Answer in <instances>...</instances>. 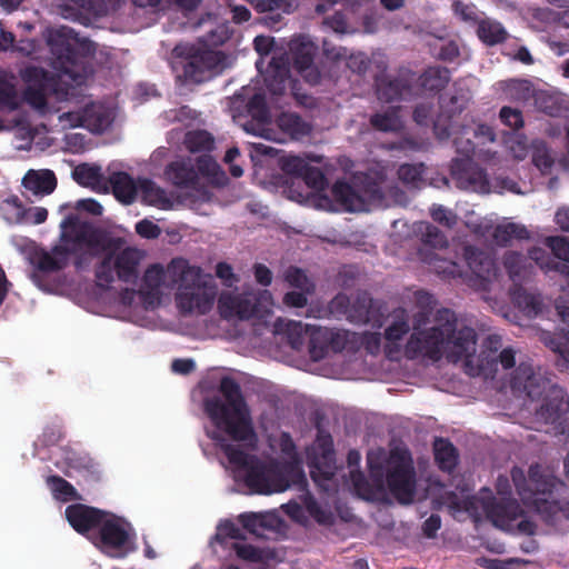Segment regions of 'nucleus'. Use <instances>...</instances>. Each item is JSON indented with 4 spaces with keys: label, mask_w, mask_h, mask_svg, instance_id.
I'll use <instances>...</instances> for the list:
<instances>
[{
    "label": "nucleus",
    "mask_w": 569,
    "mask_h": 569,
    "mask_svg": "<svg viewBox=\"0 0 569 569\" xmlns=\"http://www.w3.org/2000/svg\"><path fill=\"white\" fill-rule=\"evenodd\" d=\"M476 355L477 335L473 328L459 321L450 310L439 311L435 321L427 328L416 325L406 346L408 358L425 357L433 362L446 358L448 361L463 363L465 371L472 377L483 375L495 378L502 370L516 365V351L501 348L499 336H489Z\"/></svg>",
    "instance_id": "nucleus-1"
},
{
    "label": "nucleus",
    "mask_w": 569,
    "mask_h": 569,
    "mask_svg": "<svg viewBox=\"0 0 569 569\" xmlns=\"http://www.w3.org/2000/svg\"><path fill=\"white\" fill-rule=\"evenodd\" d=\"M176 288L174 303L182 316L198 317L210 312L217 299L212 277L187 259L173 258L166 270L153 264L144 271V309L169 301V289Z\"/></svg>",
    "instance_id": "nucleus-2"
},
{
    "label": "nucleus",
    "mask_w": 569,
    "mask_h": 569,
    "mask_svg": "<svg viewBox=\"0 0 569 569\" xmlns=\"http://www.w3.org/2000/svg\"><path fill=\"white\" fill-rule=\"evenodd\" d=\"M208 435L221 443L229 462L240 472L247 486L253 492L262 495L280 492L289 488L291 483H302L305 480L300 462L295 453L293 442L286 433L281 436L283 461H270L268 463L246 455L233 445L226 443L219 431H212Z\"/></svg>",
    "instance_id": "nucleus-3"
},
{
    "label": "nucleus",
    "mask_w": 569,
    "mask_h": 569,
    "mask_svg": "<svg viewBox=\"0 0 569 569\" xmlns=\"http://www.w3.org/2000/svg\"><path fill=\"white\" fill-rule=\"evenodd\" d=\"M73 237L84 241L93 254L101 256L94 269L98 287L109 288L116 279L126 283L137 282L142 251L131 247L127 237L89 223L87 231H79Z\"/></svg>",
    "instance_id": "nucleus-4"
},
{
    "label": "nucleus",
    "mask_w": 569,
    "mask_h": 569,
    "mask_svg": "<svg viewBox=\"0 0 569 569\" xmlns=\"http://www.w3.org/2000/svg\"><path fill=\"white\" fill-rule=\"evenodd\" d=\"M223 398L206 401V411L219 431H223L234 440H247L252 435L249 409L234 380L223 378L220 382Z\"/></svg>",
    "instance_id": "nucleus-5"
},
{
    "label": "nucleus",
    "mask_w": 569,
    "mask_h": 569,
    "mask_svg": "<svg viewBox=\"0 0 569 569\" xmlns=\"http://www.w3.org/2000/svg\"><path fill=\"white\" fill-rule=\"evenodd\" d=\"M511 478L523 503L535 509L549 520H569V501H557L550 498L552 489L557 486L555 478L542 475L539 466L529 469L528 479L522 469L515 467Z\"/></svg>",
    "instance_id": "nucleus-6"
},
{
    "label": "nucleus",
    "mask_w": 569,
    "mask_h": 569,
    "mask_svg": "<svg viewBox=\"0 0 569 569\" xmlns=\"http://www.w3.org/2000/svg\"><path fill=\"white\" fill-rule=\"evenodd\" d=\"M386 462L387 486L391 495L403 505L413 501L416 492L415 470L412 460L406 450L396 449L386 459L382 449L371 450L368 453V465L371 475L381 483L382 463Z\"/></svg>",
    "instance_id": "nucleus-7"
},
{
    "label": "nucleus",
    "mask_w": 569,
    "mask_h": 569,
    "mask_svg": "<svg viewBox=\"0 0 569 569\" xmlns=\"http://www.w3.org/2000/svg\"><path fill=\"white\" fill-rule=\"evenodd\" d=\"M62 232L60 244L54 246L50 251L40 248L30 256V262L34 267L32 278L38 279L39 274H48L61 271L69 266L71 254H76L84 241L74 240V233L87 231L88 223L79 222L74 217H68L61 224Z\"/></svg>",
    "instance_id": "nucleus-8"
},
{
    "label": "nucleus",
    "mask_w": 569,
    "mask_h": 569,
    "mask_svg": "<svg viewBox=\"0 0 569 569\" xmlns=\"http://www.w3.org/2000/svg\"><path fill=\"white\" fill-rule=\"evenodd\" d=\"M385 311L386 305L380 300H375L367 292H359L353 297L338 293L319 317H345L348 321L357 325L382 328Z\"/></svg>",
    "instance_id": "nucleus-9"
},
{
    "label": "nucleus",
    "mask_w": 569,
    "mask_h": 569,
    "mask_svg": "<svg viewBox=\"0 0 569 569\" xmlns=\"http://www.w3.org/2000/svg\"><path fill=\"white\" fill-rule=\"evenodd\" d=\"M357 178L352 184L338 181L333 184L331 193L333 199L327 196H316L313 204L322 210L336 211H366L372 202L380 201L382 194L375 184L361 187Z\"/></svg>",
    "instance_id": "nucleus-10"
},
{
    "label": "nucleus",
    "mask_w": 569,
    "mask_h": 569,
    "mask_svg": "<svg viewBox=\"0 0 569 569\" xmlns=\"http://www.w3.org/2000/svg\"><path fill=\"white\" fill-rule=\"evenodd\" d=\"M136 538L131 523L108 512L98 531L90 537L103 553L112 558H122L136 550Z\"/></svg>",
    "instance_id": "nucleus-11"
},
{
    "label": "nucleus",
    "mask_w": 569,
    "mask_h": 569,
    "mask_svg": "<svg viewBox=\"0 0 569 569\" xmlns=\"http://www.w3.org/2000/svg\"><path fill=\"white\" fill-rule=\"evenodd\" d=\"M287 336L293 349H299L303 343L305 337L309 336L310 356L313 360H319L325 356L326 342L330 341L333 350H341L345 348L349 333L346 331L332 332L328 329L303 325L300 321H290L287 325Z\"/></svg>",
    "instance_id": "nucleus-12"
},
{
    "label": "nucleus",
    "mask_w": 569,
    "mask_h": 569,
    "mask_svg": "<svg viewBox=\"0 0 569 569\" xmlns=\"http://www.w3.org/2000/svg\"><path fill=\"white\" fill-rule=\"evenodd\" d=\"M482 509L491 523L506 531L533 535L536 526L523 517V510L515 500L482 498Z\"/></svg>",
    "instance_id": "nucleus-13"
},
{
    "label": "nucleus",
    "mask_w": 569,
    "mask_h": 569,
    "mask_svg": "<svg viewBox=\"0 0 569 569\" xmlns=\"http://www.w3.org/2000/svg\"><path fill=\"white\" fill-rule=\"evenodd\" d=\"M254 49L261 56H268L272 53L271 60L268 62L266 70L264 81L269 90L274 94L283 93L286 83L288 81L289 67L288 59L282 53L277 54L273 51V38L266 36H258L254 38ZM263 59L260 58L257 62V69L263 72Z\"/></svg>",
    "instance_id": "nucleus-14"
},
{
    "label": "nucleus",
    "mask_w": 569,
    "mask_h": 569,
    "mask_svg": "<svg viewBox=\"0 0 569 569\" xmlns=\"http://www.w3.org/2000/svg\"><path fill=\"white\" fill-rule=\"evenodd\" d=\"M468 272L462 273V279L467 286L480 292L491 290L496 280V269L493 260L482 251L468 247L465 251Z\"/></svg>",
    "instance_id": "nucleus-15"
},
{
    "label": "nucleus",
    "mask_w": 569,
    "mask_h": 569,
    "mask_svg": "<svg viewBox=\"0 0 569 569\" xmlns=\"http://www.w3.org/2000/svg\"><path fill=\"white\" fill-rule=\"evenodd\" d=\"M221 60L220 52L211 50L197 51L179 61V66L182 69L181 77L187 81L202 82L221 69Z\"/></svg>",
    "instance_id": "nucleus-16"
},
{
    "label": "nucleus",
    "mask_w": 569,
    "mask_h": 569,
    "mask_svg": "<svg viewBox=\"0 0 569 569\" xmlns=\"http://www.w3.org/2000/svg\"><path fill=\"white\" fill-rule=\"evenodd\" d=\"M283 280L292 288L283 297L287 307L303 308L308 305L309 297L316 291V284L306 272L297 267H289L283 271Z\"/></svg>",
    "instance_id": "nucleus-17"
},
{
    "label": "nucleus",
    "mask_w": 569,
    "mask_h": 569,
    "mask_svg": "<svg viewBox=\"0 0 569 569\" xmlns=\"http://www.w3.org/2000/svg\"><path fill=\"white\" fill-rule=\"evenodd\" d=\"M469 100L470 92L466 88H457L452 93L442 99V112L435 122V133L440 140L449 138V126L457 124L451 119L467 107Z\"/></svg>",
    "instance_id": "nucleus-18"
},
{
    "label": "nucleus",
    "mask_w": 569,
    "mask_h": 569,
    "mask_svg": "<svg viewBox=\"0 0 569 569\" xmlns=\"http://www.w3.org/2000/svg\"><path fill=\"white\" fill-rule=\"evenodd\" d=\"M218 310L227 320H246L254 313L256 298L250 292L223 291L218 298Z\"/></svg>",
    "instance_id": "nucleus-19"
},
{
    "label": "nucleus",
    "mask_w": 569,
    "mask_h": 569,
    "mask_svg": "<svg viewBox=\"0 0 569 569\" xmlns=\"http://www.w3.org/2000/svg\"><path fill=\"white\" fill-rule=\"evenodd\" d=\"M106 515V511L83 503H73L66 508V518L69 525L78 533L86 535L89 538L92 530L99 529Z\"/></svg>",
    "instance_id": "nucleus-20"
},
{
    "label": "nucleus",
    "mask_w": 569,
    "mask_h": 569,
    "mask_svg": "<svg viewBox=\"0 0 569 569\" xmlns=\"http://www.w3.org/2000/svg\"><path fill=\"white\" fill-rule=\"evenodd\" d=\"M416 325L423 328L420 319H416L411 325L410 315L405 308L397 307L388 310L386 307L382 327L385 328L383 338L389 345L397 346Z\"/></svg>",
    "instance_id": "nucleus-21"
},
{
    "label": "nucleus",
    "mask_w": 569,
    "mask_h": 569,
    "mask_svg": "<svg viewBox=\"0 0 569 569\" xmlns=\"http://www.w3.org/2000/svg\"><path fill=\"white\" fill-rule=\"evenodd\" d=\"M23 79L28 87L23 91L24 101L34 109H44L48 104L47 89L51 77L42 68L29 67L24 70Z\"/></svg>",
    "instance_id": "nucleus-22"
},
{
    "label": "nucleus",
    "mask_w": 569,
    "mask_h": 569,
    "mask_svg": "<svg viewBox=\"0 0 569 569\" xmlns=\"http://www.w3.org/2000/svg\"><path fill=\"white\" fill-rule=\"evenodd\" d=\"M451 174L459 189L477 192L488 191V182L485 172L468 159L455 160L451 166Z\"/></svg>",
    "instance_id": "nucleus-23"
},
{
    "label": "nucleus",
    "mask_w": 569,
    "mask_h": 569,
    "mask_svg": "<svg viewBox=\"0 0 569 569\" xmlns=\"http://www.w3.org/2000/svg\"><path fill=\"white\" fill-rule=\"evenodd\" d=\"M313 458L311 461V476L317 481L318 476L329 480L336 470L332 440L329 435L320 433L313 445Z\"/></svg>",
    "instance_id": "nucleus-24"
},
{
    "label": "nucleus",
    "mask_w": 569,
    "mask_h": 569,
    "mask_svg": "<svg viewBox=\"0 0 569 569\" xmlns=\"http://www.w3.org/2000/svg\"><path fill=\"white\" fill-rule=\"evenodd\" d=\"M169 179L177 186L191 189V196L201 201L210 199V192L200 184L198 173L192 164L184 161L173 162L168 170Z\"/></svg>",
    "instance_id": "nucleus-25"
},
{
    "label": "nucleus",
    "mask_w": 569,
    "mask_h": 569,
    "mask_svg": "<svg viewBox=\"0 0 569 569\" xmlns=\"http://www.w3.org/2000/svg\"><path fill=\"white\" fill-rule=\"evenodd\" d=\"M295 68L301 73L307 82L317 84L320 80V73L313 64L316 56V46L308 40H295L291 43Z\"/></svg>",
    "instance_id": "nucleus-26"
},
{
    "label": "nucleus",
    "mask_w": 569,
    "mask_h": 569,
    "mask_svg": "<svg viewBox=\"0 0 569 569\" xmlns=\"http://www.w3.org/2000/svg\"><path fill=\"white\" fill-rule=\"evenodd\" d=\"M510 385L512 389L523 391L532 399L539 398L548 388L550 389L549 382L526 363L518 366Z\"/></svg>",
    "instance_id": "nucleus-27"
},
{
    "label": "nucleus",
    "mask_w": 569,
    "mask_h": 569,
    "mask_svg": "<svg viewBox=\"0 0 569 569\" xmlns=\"http://www.w3.org/2000/svg\"><path fill=\"white\" fill-rule=\"evenodd\" d=\"M51 52L54 56L53 66L61 73L69 76L73 81H78L79 53L77 49L66 40L51 41Z\"/></svg>",
    "instance_id": "nucleus-28"
},
{
    "label": "nucleus",
    "mask_w": 569,
    "mask_h": 569,
    "mask_svg": "<svg viewBox=\"0 0 569 569\" xmlns=\"http://www.w3.org/2000/svg\"><path fill=\"white\" fill-rule=\"evenodd\" d=\"M106 188L108 193L111 191L114 198L123 204H130L137 197V183L142 186V180L138 177L137 182L133 178L123 171H116L106 179Z\"/></svg>",
    "instance_id": "nucleus-29"
},
{
    "label": "nucleus",
    "mask_w": 569,
    "mask_h": 569,
    "mask_svg": "<svg viewBox=\"0 0 569 569\" xmlns=\"http://www.w3.org/2000/svg\"><path fill=\"white\" fill-rule=\"evenodd\" d=\"M569 412V397L560 388L550 387L547 401L537 410L538 421L553 423Z\"/></svg>",
    "instance_id": "nucleus-30"
},
{
    "label": "nucleus",
    "mask_w": 569,
    "mask_h": 569,
    "mask_svg": "<svg viewBox=\"0 0 569 569\" xmlns=\"http://www.w3.org/2000/svg\"><path fill=\"white\" fill-rule=\"evenodd\" d=\"M419 259L426 263L435 273L443 279H455L462 277L461 268L451 259L441 257L438 252L420 248L418 251Z\"/></svg>",
    "instance_id": "nucleus-31"
},
{
    "label": "nucleus",
    "mask_w": 569,
    "mask_h": 569,
    "mask_svg": "<svg viewBox=\"0 0 569 569\" xmlns=\"http://www.w3.org/2000/svg\"><path fill=\"white\" fill-rule=\"evenodd\" d=\"M239 521L257 537H263L267 531H274L279 525V519L271 512L243 513L239 516Z\"/></svg>",
    "instance_id": "nucleus-32"
},
{
    "label": "nucleus",
    "mask_w": 569,
    "mask_h": 569,
    "mask_svg": "<svg viewBox=\"0 0 569 569\" xmlns=\"http://www.w3.org/2000/svg\"><path fill=\"white\" fill-rule=\"evenodd\" d=\"M72 177L80 186L91 188L97 192H106V179L99 166L88 163L79 164L74 168Z\"/></svg>",
    "instance_id": "nucleus-33"
},
{
    "label": "nucleus",
    "mask_w": 569,
    "mask_h": 569,
    "mask_svg": "<svg viewBox=\"0 0 569 569\" xmlns=\"http://www.w3.org/2000/svg\"><path fill=\"white\" fill-rule=\"evenodd\" d=\"M23 186L36 194H50L57 188V178L51 170H30L23 178Z\"/></svg>",
    "instance_id": "nucleus-34"
},
{
    "label": "nucleus",
    "mask_w": 569,
    "mask_h": 569,
    "mask_svg": "<svg viewBox=\"0 0 569 569\" xmlns=\"http://www.w3.org/2000/svg\"><path fill=\"white\" fill-rule=\"evenodd\" d=\"M252 6L257 11L267 13L263 22L269 27L280 23L283 13L291 12V4L287 0H252Z\"/></svg>",
    "instance_id": "nucleus-35"
},
{
    "label": "nucleus",
    "mask_w": 569,
    "mask_h": 569,
    "mask_svg": "<svg viewBox=\"0 0 569 569\" xmlns=\"http://www.w3.org/2000/svg\"><path fill=\"white\" fill-rule=\"evenodd\" d=\"M491 236L497 244L507 246L512 239H528L529 231L523 224L505 220L493 228Z\"/></svg>",
    "instance_id": "nucleus-36"
},
{
    "label": "nucleus",
    "mask_w": 569,
    "mask_h": 569,
    "mask_svg": "<svg viewBox=\"0 0 569 569\" xmlns=\"http://www.w3.org/2000/svg\"><path fill=\"white\" fill-rule=\"evenodd\" d=\"M378 99L385 102H393L409 94V87L405 80L380 79L377 82Z\"/></svg>",
    "instance_id": "nucleus-37"
},
{
    "label": "nucleus",
    "mask_w": 569,
    "mask_h": 569,
    "mask_svg": "<svg viewBox=\"0 0 569 569\" xmlns=\"http://www.w3.org/2000/svg\"><path fill=\"white\" fill-rule=\"evenodd\" d=\"M512 300L517 307L528 317H536L541 312L543 303L540 296L518 288L512 292Z\"/></svg>",
    "instance_id": "nucleus-38"
},
{
    "label": "nucleus",
    "mask_w": 569,
    "mask_h": 569,
    "mask_svg": "<svg viewBox=\"0 0 569 569\" xmlns=\"http://www.w3.org/2000/svg\"><path fill=\"white\" fill-rule=\"evenodd\" d=\"M478 37L488 46H495L503 42L508 32L498 21L491 19H485L479 22Z\"/></svg>",
    "instance_id": "nucleus-39"
},
{
    "label": "nucleus",
    "mask_w": 569,
    "mask_h": 569,
    "mask_svg": "<svg viewBox=\"0 0 569 569\" xmlns=\"http://www.w3.org/2000/svg\"><path fill=\"white\" fill-rule=\"evenodd\" d=\"M277 122L279 128L292 139H301L310 132V126L296 113H282Z\"/></svg>",
    "instance_id": "nucleus-40"
},
{
    "label": "nucleus",
    "mask_w": 569,
    "mask_h": 569,
    "mask_svg": "<svg viewBox=\"0 0 569 569\" xmlns=\"http://www.w3.org/2000/svg\"><path fill=\"white\" fill-rule=\"evenodd\" d=\"M13 77L7 73H0V108H6L11 111L20 107L19 96L13 82Z\"/></svg>",
    "instance_id": "nucleus-41"
},
{
    "label": "nucleus",
    "mask_w": 569,
    "mask_h": 569,
    "mask_svg": "<svg viewBox=\"0 0 569 569\" xmlns=\"http://www.w3.org/2000/svg\"><path fill=\"white\" fill-rule=\"evenodd\" d=\"M46 482L57 500L66 502L79 499L77 489L62 477L52 475L47 478Z\"/></svg>",
    "instance_id": "nucleus-42"
},
{
    "label": "nucleus",
    "mask_w": 569,
    "mask_h": 569,
    "mask_svg": "<svg viewBox=\"0 0 569 569\" xmlns=\"http://www.w3.org/2000/svg\"><path fill=\"white\" fill-rule=\"evenodd\" d=\"M433 449L439 467L442 470L451 471L456 467L458 459L455 447L445 439H437Z\"/></svg>",
    "instance_id": "nucleus-43"
},
{
    "label": "nucleus",
    "mask_w": 569,
    "mask_h": 569,
    "mask_svg": "<svg viewBox=\"0 0 569 569\" xmlns=\"http://www.w3.org/2000/svg\"><path fill=\"white\" fill-rule=\"evenodd\" d=\"M505 93L512 100L526 102L533 99L536 90L528 80L513 79L503 83Z\"/></svg>",
    "instance_id": "nucleus-44"
},
{
    "label": "nucleus",
    "mask_w": 569,
    "mask_h": 569,
    "mask_svg": "<svg viewBox=\"0 0 569 569\" xmlns=\"http://www.w3.org/2000/svg\"><path fill=\"white\" fill-rule=\"evenodd\" d=\"M505 267L507 268L510 278L517 282L527 278L530 273V266L523 256L517 252H507L505 254Z\"/></svg>",
    "instance_id": "nucleus-45"
},
{
    "label": "nucleus",
    "mask_w": 569,
    "mask_h": 569,
    "mask_svg": "<svg viewBox=\"0 0 569 569\" xmlns=\"http://www.w3.org/2000/svg\"><path fill=\"white\" fill-rule=\"evenodd\" d=\"M540 341L557 355H569V331H541Z\"/></svg>",
    "instance_id": "nucleus-46"
},
{
    "label": "nucleus",
    "mask_w": 569,
    "mask_h": 569,
    "mask_svg": "<svg viewBox=\"0 0 569 569\" xmlns=\"http://www.w3.org/2000/svg\"><path fill=\"white\" fill-rule=\"evenodd\" d=\"M531 151L532 163L541 171V173H548L555 163V158L547 144L541 140H535L531 143Z\"/></svg>",
    "instance_id": "nucleus-47"
},
{
    "label": "nucleus",
    "mask_w": 569,
    "mask_h": 569,
    "mask_svg": "<svg viewBox=\"0 0 569 569\" xmlns=\"http://www.w3.org/2000/svg\"><path fill=\"white\" fill-rule=\"evenodd\" d=\"M198 171L207 177L212 184L221 186L227 181L224 172L211 157L204 156L199 158Z\"/></svg>",
    "instance_id": "nucleus-48"
},
{
    "label": "nucleus",
    "mask_w": 569,
    "mask_h": 569,
    "mask_svg": "<svg viewBox=\"0 0 569 569\" xmlns=\"http://www.w3.org/2000/svg\"><path fill=\"white\" fill-rule=\"evenodd\" d=\"M370 122L380 131H397L402 126L397 108H391L382 113H376Z\"/></svg>",
    "instance_id": "nucleus-49"
},
{
    "label": "nucleus",
    "mask_w": 569,
    "mask_h": 569,
    "mask_svg": "<svg viewBox=\"0 0 569 569\" xmlns=\"http://www.w3.org/2000/svg\"><path fill=\"white\" fill-rule=\"evenodd\" d=\"M450 136L459 153L469 157L475 151V144L469 137V130L463 124L449 126Z\"/></svg>",
    "instance_id": "nucleus-50"
},
{
    "label": "nucleus",
    "mask_w": 569,
    "mask_h": 569,
    "mask_svg": "<svg viewBox=\"0 0 569 569\" xmlns=\"http://www.w3.org/2000/svg\"><path fill=\"white\" fill-rule=\"evenodd\" d=\"M184 143L191 152L210 151L213 148V137L203 130L191 131L186 134Z\"/></svg>",
    "instance_id": "nucleus-51"
},
{
    "label": "nucleus",
    "mask_w": 569,
    "mask_h": 569,
    "mask_svg": "<svg viewBox=\"0 0 569 569\" xmlns=\"http://www.w3.org/2000/svg\"><path fill=\"white\" fill-rule=\"evenodd\" d=\"M421 239L423 242L421 248H427L435 251L442 250L448 247L447 238L437 227L429 223L423 224V229H421Z\"/></svg>",
    "instance_id": "nucleus-52"
},
{
    "label": "nucleus",
    "mask_w": 569,
    "mask_h": 569,
    "mask_svg": "<svg viewBox=\"0 0 569 569\" xmlns=\"http://www.w3.org/2000/svg\"><path fill=\"white\" fill-rule=\"evenodd\" d=\"M232 547L240 559L251 562H262L273 556L269 549H260L251 545L236 542Z\"/></svg>",
    "instance_id": "nucleus-53"
},
{
    "label": "nucleus",
    "mask_w": 569,
    "mask_h": 569,
    "mask_svg": "<svg viewBox=\"0 0 569 569\" xmlns=\"http://www.w3.org/2000/svg\"><path fill=\"white\" fill-rule=\"evenodd\" d=\"M449 81V71L445 68H429L421 77V84L428 90H439Z\"/></svg>",
    "instance_id": "nucleus-54"
},
{
    "label": "nucleus",
    "mask_w": 569,
    "mask_h": 569,
    "mask_svg": "<svg viewBox=\"0 0 569 569\" xmlns=\"http://www.w3.org/2000/svg\"><path fill=\"white\" fill-rule=\"evenodd\" d=\"M399 180L412 188H418L422 180V164H402L398 169Z\"/></svg>",
    "instance_id": "nucleus-55"
},
{
    "label": "nucleus",
    "mask_w": 569,
    "mask_h": 569,
    "mask_svg": "<svg viewBox=\"0 0 569 569\" xmlns=\"http://www.w3.org/2000/svg\"><path fill=\"white\" fill-rule=\"evenodd\" d=\"M506 146H507V150L510 153V156L517 161H521V160L526 159V157L528 156L529 146L527 143L526 138L522 136H517V134L510 136L506 140ZM530 149H531V146H530Z\"/></svg>",
    "instance_id": "nucleus-56"
},
{
    "label": "nucleus",
    "mask_w": 569,
    "mask_h": 569,
    "mask_svg": "<svg viewBox=\"0 0 569 569\" xmlns=\"http://www.w3.org/2000/svg\"><path fill=\"white\" fill-rule=\"evenodd\" d=\"M164 208L169 204L163 190L157 187L153 182L144 180V204Z\"/></svg>",
    "instance_id": "nucleus-57"
},
{
    "label": "nucleus",
    "mask_w": 569,
    "mask_h": 569,
    "mask_svg": "<svg viewBox=\"0 0 569 569\" xmlns=\"http://www.w3.org/2000/svg\"><path fill=\"white\" fill-rule=\"evenodd\" d=\"M533 103L535 106L551 116H555L559 111V107L557 103V97L545 92V91H537L533 97Z\"/></svg>",
    "instance_id": "nucleus-58"
},
{
    "label": "nucleus",
    "mask_w": 569,
    "mask_h": 569,
    "mask_svg": "<svg viewBox=\"0 0 569 569\" xmlns=\"http://www.w3.org/2000/svg\"><path fill=\"white\" fill-rule=\"evenodd\" d=\"M77 8L93 16H104L108 12L107 0H67Z\"/></svg>",
    "instance_id": "nucleus-59"
},
{
    "label": "nucleus",
    "mask_w": 569,
    "mask_h": 569,
    "mask_svg": "<svg viewBox=\"0 0 569 569\" xmlns=\"http://www.w3.org/2000/svg\"><path fill=\"white\" fill-rule=\"evenodd\" d=\"M499 118L502 123L511 129H520L523 126L522 113L518 109L511 107H503L499 112Z\"/></svg>",
    "instance_id": "nucleus-60"
},
{
    "label": "nucleus",
    "mask_w": 569,
    "mask_h": 569,
    "mask_svg": "<svg viewBox=\"0 0 569 569\" xmlns=\"http://www.w3.org/2000/svg\"><path fill=\"white\" fill-rule=\"evenodd\" d=\"M453 11L457 17L466 22H475L478 19V10L475 4L465 0H458L453 4Z\"/></svg>",
    "instance_id": "nucleus-61"
},
{
    "label": "nucleus",
    "mask_w": 569,
    "mask_h": 569,
    "mask_svg": "<svg viewBox=\"0 0 569 569\" xmlns=\"http://www.w3.org/2000/svg\"><path fill=\"white\" fill-rule=\"evenodd\" d=\"M301 177L306 184L313 190H321L326 184L323 173L321 172L320 169L315 167L307 166Z\"/></svg>",
    "instance_id": "nucleus-62"
},
{
    "label": "nucleus",
    "mask_w": 569,
    "mask_h": 569,
    "mask_svg": "<svg viewBox=\"0 0 569 569\" xmlns=\"http://www.w3.org/2000/svg\"><path fill=\"white\" fill-rule=\"evenodd\" d=\"M547 246L557 258L569 262V241L565 237H550Z\"/></svg>",
    "instance_id": "nucleus-63"
},
{
    "label": "nucleus",
    "mask_w": 569,
    "mask_h": 569,
    "mask_svg": "<svg viewBox=\"0 0 569 569\" xmlns=\"http://www.w3.org/2000/svg\"><path fill=\"white\" fill-rule=\"evenodd\" d=\"M547 246L557 258L569 262V241L565 237H550Z\"/></svg>",
    "instance_id": "nucleus-64"
}]
</instances>
